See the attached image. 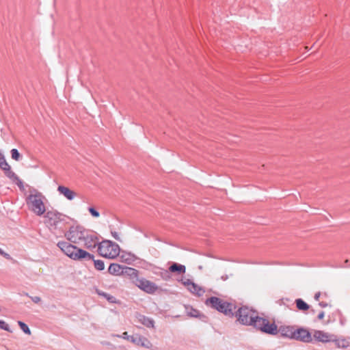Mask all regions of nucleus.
<instances>
[{
    "label": "nucleus",
    "instance_id": "nucleus-17",
    "mask_svg": "<svg viewBox=\"0 0 350 350\" xmlns=\"http://www.w3.org/2000/svg\"><path fill=\"white\" fill-rule=\"evenodd\" d=\"M169 271L172 273H176L178 274H183L186 272V267L183 265L174 262L169 267Z\"/></svg>",
    "mask_w": 350,
    "mask_h": 350
},
{
    "label": "nucleus",
    "instance_id": "nucleus-10",
    "mask_svg": "<svg viewBox=\"0 0 350 350\" xmlns=\"http://www.w3.org/2000/svg\"><path fill=\"white\" fill-rule=\"evenodd\" d=\"M294 340L304 342H310L312 340V336L306 329L301 327L296 329Z\"/></svg>",
    "mask_w": 350,
    "mask_h": 350
},
{
    "label": "nucleus",
    "instance_id": "nucleus-41",
    "mask_svg": "<svg viewBox=\"0 0 350 350\" xmlns=\"http://www.w3.org/2000/svg\"><path fill=\"white\" fill-rule=\"evenodd\" d=\"M345 263H346V264H348V260H345Z\"/></svg>",
    "mask_w": 350,
    "mask_h": 350
},
{
    "label": "nucleus",
    "instance_id": "nucleus-3",
    "mask_svg": "<svg viewBox=\"0 0 350 350\" xmlns=\"http://www.w3.org/2000/svg\"><path fill=\"white\" fill-rule=\"evenodd\" d=\"M98 252L104 258L113 259L120 254L119 245L109 240H104L98 245Z\"/></svg>",
    "mask_w": 350,
    "mask_h": 350
},
{
    "label": "nucleus",
    "instance_id": "nucleus-29",
    "mask_svg": "<svg viewBox=\"0 0 350 350\" xmlns=\"http://www.w3.org/2000/svg\"><path fill=\"white\" fill-rule=\"evenodd\" d=\"M99 295H103V297H105L109 301L111 302V303H113L115 302V299L116 298L112 296V295H110L106 293H99Z\"/></svg>",
    "mask_w": 350,
    "mask_h": 350
},
{
    "label": "nucleus",
    "instance_id": "nucleus-12",
    "mask_svg": "<svg viewBox=\"0 0 350 350\" xmlns=\"http://www.w3.org/2000/svg\"><path fill=\"white\" fill-rule=\"evenodd\" d=\"M313 338L319 342L326 343L333 340L334 335L321 330H315L313 333Z\"/></svg>",
    "mask_w": 350,
    "mask_h": 350
},
{
    "label": "nucleus",
    "instance_id": "nucleus-14",
    "mask_svg": "<svg viewBox=\"0 0 350 350\" xmlns=\"http://www.w3.org/2000/svg\"><path fill=\"white\" fill-rule=\"evenodd\" d=\"M296 329L293 326H284L280 327L279 332L282 336L294 340Z\"/></svg>",
    "mask_w": 350,
    "mask_h": 350
},
{
    "label": "nucleus",
    "instance_id": "nucleus-15",
    "mask_svg": "<svg viewBox=\"0 0 350 350\" xmlns=\"http://www.w3.org/2000/svg\"><path fill=\"white\" fill-rule=\"evenodd\" d=\"M261 331L262 332L275 335L278 333L277 325L274 323H270L268 320H265V325H263Z\"/></svg>",
    "mask_w": 350,
    "mask_h": 350
},
{
    "label": "nucleus",
    "instance_id": "nucleus-6",
    "mask_svg": "<svg viewBox=\"0 0 350 350\" xmlns=\"http://www.w3.org/2000/svg\"><path fill=\"white\" fill-rule=\"evenodd\" d=\"M237 316L241 323L250 325L256 317V313L247 307H243L239 310Z\"/></svg>",
    "mask_w": 350,
    "mask_h": 350
},
{
    "label": "nucleus",
    "instance_id": "nucleus-40",
    "mask_svg": "<svg viewBox=\"0 0 350 350\" xmlns=\"http://www.w3.org/2000/svg\"><path fill=\"white\" fill-rule=\"evenodd\" d=\"M104 345H109V342H105Z\"/></svg>",
    "mask_w": 350,
    "mask_h": 350
},
{
    "label": "nucleus",
    "instance_id": "nucleus-25",
    "mask_svg": "<svg viewBox=\"0 0 350 350\" xmlns=\"http://www.w3.org/2000/svg\"><path fill=\"white\" fill-rule=\"evenodd\" d=\"M0 167L4 171H10V167L3 157H0Z\"/></svg>",
    "mask_w": 350,
    "mask_h": 350
},
{
    "label": "nucleus",
    "instance_id": "nucleus-30",
    "mask_svg": "<svg viewBox=\"0 0 350 350\" xmlns=\"http://www.w3.org/2000/svg\"><path fill=\"white\" fill-rule=\"evenodd\" d=\"M88 211L90 213V214L94 217H98L100 216L99 213L92 207H90L88 208Z\"/></svg>",
    "mask_w": 350,
    "mask_h": 350
},
{
    "label": "nucleus",
    "instance_id": "nucleus-5",
    "mask_svg": "<svg viewBox=\"0 0 350 350\" xmlns=\"http://www.w3.org/2000/svg\"><path fill=\"white\" fill-rule=\"evenodd\" d=\"M87 230L81 226H72L65 234L66 239L74 243H81Z\"/></svg>",
    "mask_w": 350,
    "mask_h": 350
},
{
    "label": "nucleus",
    "instance_id": "nucleus-39",
    "mask_svg": "<svg viewBox=\"0 0 350 350\" xmlns=\"http://www.w3.org/2000/svg\"><path fill=\"white\" fill-rule=\"evenodd\" d=\"M221 279H222L223 280H226L228 279V275H223V276L221 277Z\"/></svg>",
    "mask_w": 350,
    "mask_h": 350
},
{
    "label": "nucleus",
    "instance_id": "nucleus-31",
    "mask_svg": "<svg viewBox=\"0 0 350 350\" xmlns=\"http://www.w3.org/2000/svg\"><path fill=\"white\" fill-rule=\"evenodd\" d=\"M0 328L5 331H10L8 325L3 321H0Z\"/></svg>",
    "mask_w": 350,
    "mask_h": 350
},
{
    "label": "nucleus",
    "instance_id": "nucleus-28",
    "mask_svg": "<svg viewBox=\"0 0 350 350\" xmlns=\"http://www.w3.org/2000/svg\"><path fill=\"white\" fill-rule=\"evenodd\" d=\"M11 155H12V158L16 161H18L20 157H21V154L20 153L18 152V151L14 148L11 150Z\"/></svg>",
    "mask_w": 350,
    "mask_h": 350
},
{
    "label": "nucleus",
    "instance_id": "nucleus-21",
    "mask_svg": "<svg viewBox=\"0 0 350 350\" xmlns=\"http://www.w3.org/2000/svg\"><path fill=\"white\" fill-rule=\"evenodd\" d=\"M295 302L297 308L300 311L305 312L310 308V306L300 298L295 299Z\"/></svg>",
    "mask_w": 350,
    "mask_h": 350
},
{
    "label": "nucleus",
    "instance_id": "nucleus-24",
    "mask_svg": "<svg viewBox=\"0 0 350 350\" xmlns=\"http://www.w3.org/2000/svg\"><path fill=\"white\" fill-rule=\"evenodd\" d=\"M94 265V267L98 270L102 271L105 268V264L104 262L101 260H94V257L93 258Z\"/></svg>",
    "mask_w": 350,
    "mask_h": 350
},
{
    "label": "nucleus",
    "instance_id": "nucleus-38",
    "mask_svg": "<svg viewBox=\"0 0 350 350\" xmlns=\"http://www.w3.org/2000/svg\"><path fill=\"white\" fill-rule=\"evenodd\" d=\"M112 235H113V237L116 239L119 240V238H118V233H117V232H113V233H112Z\"/></svg>",
    "mask_w": 350,
    "mask_h": 350
},
{
    "label": "nucleus",
    "instance_id": "nucleus-34",
    "mask_svg": "<svg viewBox=\"0 0 350 350\" xmlns=\"http://www.w3.org/2000/svg\"><path fill=\"white\" fill-rule=\"evenodd\" d=\"M0 254L5 257L6 258L9 259L10 258V255L5 252H4L1 248H0Z\"/></svg>",
    "mask_w": 350,
    "mask_h": 350
},
{
    "label": "nucleus",
    "instance_id": "nucleus-16",
    "mask_svg": "<svg viewBox=\"0 0 350 350\" xmlns=\"http://www.w3.org/2000/svg\"><path fill=\"white\" fill-rule=\"evenodd\" d=\"M133 344L138 346H142L147 349H150L152 347V343L150 342V341L146 338L141 336L139 335H136L135 342H133Z\"/></svg>",
    "mask_w": 350,
    "mask_h": 350
},
{
    "label": "nucleus",
    "instance_id": "nucleus-37",
    "mask_svg": "<svg viewBox=\"0 0 350 350\" xmlns=\"http://www.w3.org/2000/svg\"><path fill=\"white\" fill-rule=\"evenodd\" d=\"M319 306L322 308H325L327 307L328 305L327 303H325V302H320L319 303Z\"/></svg>",
    "mask_w": 350,
    "mask_h": 350
},
{
    "label": "nucleus",
    "instance_id": "nucleus-18",
    "mask_svg": "<svg viewBox=\"0 0 350 350\" xmlns=\"http://www.w3.org/2000/svg\"><path fill=\"white\" fill-rule=\"evenodd\" d=\"M334 342L336 347L339 349H346L349 346V342L345 338H336L334 335L333 340L331 341Z\"/></svg>",
    "mask_w": 350,
    "mask_h": 350
},
{
    "label": "nucleus",
    "instance_id": "nucleus-20",
    "mask_svg": "<svg viewBox=\"0 0 350 350\" xmlns=\"http://www.w3.org/2000/svg\"><path fill=\"white\" fill-rule=\"evenodd\" d=\"M265 319L259 317L256 315L250 325H253L254 327L261 331L263 325H265Z\"/></svg>",
    "mask_w": 350,
    "mask_h": 350
},
{
    "label": "nucleus",
    "instance_id": "nucleus-4",
    "mask_svg": "<svg viewBox=\"0 0 350 350\" xmlns=\"http://www.w3.org/2000/svg\"><path fill=\"white\" fill-rule=\"evenodd\" d=\"M206 304L226 315H233L232 310L234 308V306L221 299L220 298L212 297L206 301Z\"/></svg>",
    "mask_w": 350,
    "mask_h": 350
},
{
    "label": "nucleus",
    "instance_id": "nucleus-11",
    "mask_svg": "<svg viewBox=\"0 0 350 350\" xmlns=\"http://www.w3.org/2000/svg\"><path fill=\"white\" fill-rule=\"evenodd\" d=\"M83 245L88 250H92L96 247L98 244L97 237L87 232L84 239L82 240Z\"/></svg>",
    "mask_w": 350,
    "mask_h": 350
},
{
    "label": "nucleus",
    "instance_id": "nucleus-27",
    "mask_svg": "<svg viewBox=\"0 0 350 350\" xmlns=\"http://www.w3.org/2000/svg\"><path fill=\"white\" fill-rule=\"evenodd\" d=\"M18 325L20 326L21 329L27 334L30 335L31 334V330L29 329V327L23 322L18 321Z\"/></svg>",
    "mask_w": 350,
    "mask_h": 350
},
{
    "label": "nucleus",
    "instance_id": "nucleus-36",
    "mask_svg": "<svg viewBox=\"0 0 350 350\" xmlns=\"http://www.w3.org/2000/svg\"><path fill=\"white\" fill-rule=\"evenodd\" d=\"M320 296H321V293H320V292L317 293L314 295V299H315L316 301H319Z\"/></svg>",
    "mask_w": 350,
    "mask_h": 350
},
{
    "label": "nucleus",
    "instance_id": "nucleus-7",
    "mask_svg": "<svg viewBox=\"0 0 350 350\" xmlns=\"http://www.w3.org/2000/svg\"><path fill=\"white\" fill-rule=\"evenodd\" d=\"M45 223L50 227L56 228L63 220V215L55 211H49L44 215Z\"/></svg>",
    "mask_w": 350,
    "mask_h": 350
},
{
    "label": "nucleus",
    "instance_id": "nucleus-26",
    "mask_svg": "<svg viewBox=\"0 0 350 350\" xmlns=\"http://www.w3.org/2000/svg\"><path fill=\"white\" fill-rule=\"evenodd\" d=\"M186 310H187V314L189 317H197L199 316L200 312H199L198 310H197L196 309H193L192 308L187 307Z\"/></svg>",
    "mask_w": 350,
    "mask_h": 350
},
{
    "label": "nucleus",
    "instance_id": "nucleus-9",
    "mask_svg": "<svg viewBox=\"0 0 350 350\" xmlns=\"http://www.w3.org/2000/svg\"><path fill=\"white\" fill-rule=\"evenodd\" d=\"M136 285L148 293H154L158 288L154 282L144 278L137 279L136 280Z\"/></svg>",
    "mask_w": 350,
    "mask_h": 350
},
{
    "label": "nucleus",
    "instance_id": "nucleus-32",
    "mask_svg": "<svg viewBox=\"0 0 350 350\" xmlns=\"http://www.w3.org/2000/svg\"><path fill=\"white\" fill-rule=\"evenodd\" d=\"M29 297L36 304H38L39 302L41 301V298L38 296H34V297L29 296Z\"/></svg>",
    "mask_w": 350,
    "mask_h": 350
},
{
    "label": "nucleus",
    "instance_id": "nucleus-1",
    "mask_svg": "<svg viewBox=\"0 0 350 350\" xmlns=\"http://www.w3.org/2000/svg\"><path fill=\"white\" fill-rule=\"evenodd\" d=\"M57 247L68 257L74 260H93L94 255L66 241L57 243Z\"/></svg>",
    "mask_w": 350,
    "mask_h": 350
},
{
    "label": "nucleus",
    "instance_id": "nucleus-23",
    "mask_svg": "<svg viewBox=\"0 0 350 350\" xmlns=\"http://www.w3.org/2000/svg\"><path fill=\"white\" fill-rule=\"evenodd\" d=\"M111 336L112 337H116V338H123L124 340H129V341L131 342L132 343L135 342V336H129L127 332H123L122 334H121V335H120V334H111Z\"/></svg>",
    "mask_w": 350,
    "mask_h": 350
},
{
    "label": "nucleus",
    "instance_id": "nucleus-19",
    "mask_svg": "<svg viewBox=\"0 0 350 350\" xmlns=\"http://www.w3.org/2000/svg\"><path fill=\"white\" fill-rule=\"evenodd\" d=\"M108 271L110 274L118 275L122 273V267L116 263H112L108 268Z\"/></svg>",
    "mask_w": 350,
    "mask_h": 350
},
{
    "label": "nucleus",
    "instance_id": "nucleus-13",
    "mask_svg": "<svg viewBox=\"0 0 350 350\" xmlns=\"http://www.w3.org/2000/svg\"><path fill=\"white\" fill-rule=\"evenodd\" d=\"M57 191L68 200H72L77 196V193L70 189L68 187L60 185L57 187Z\"/></svg>",
    "mask_w": 350,
    "mask_h": 350
},
{
    "label": "nucleus",
    "instance_id": "nucleus-2",
    "mask_svg": "<svg viewBox=\"0 0 350 350\" xmlns=\"http://www.w3.org/2000/svg\"><path fill=\"white\" fill-rule=\"evenodd\" d=\"M46 198L42 193L33 189L30 191L29 195L27 197V205L30 211L36 215L41 216L46 212L44 204Z\"/></svg>",
    "mask_w": 350,
    "mask_h": 350
},
{
    "label": "nucleus",
    "instance_id": "nucleus-33",
    "mask_svg": "<svg viewBox=\"0 0 350 350\" xmlns=\"http://www.w3.org/2000/svg\"><path fill=\"white\" fill-rule=\"evenodd\" d=\"M161 277H162L164 280H168V279H170V276L169 273H168L167 271H165V272H164L163 273H162V274H161Z\"/></svg>",
    "mask_w": 350,
    "mask_h": 350
},
{
    "label": "nucleus",
    "instance_id": "nucleus-8",
    "mask_svg": "<svg viewBox=\"0 0 350 350\" xmlns=\"http://www.w3.org/2000/svg\"><path fill=\"white\" fill-rule=\"evenodd\" d=\"M178 282H180L191 293L196 296H202L205 293V291L202 287L194 283L189 279H181L179 280Z\"/></svg>",
    "mask_w": 350,
    "mask_h": 350
},
{
    "label": "nucleus",
    "instance_id": "nucleus-22",
    "mask_svg": "<svg viewBox=\"0 0 350 350\" xmlns=\"http://www.w3.org/2000/svg\"><path fill=\"white\" fill-rule=\"evenodd\" d=\"M139 321L147 327H154V322L153 319L141 315L139 317Z\"/></svg>",
    "mask_w": 350,
    "mask_h": 350
},
{
    "label": "nucleus",
    "instance_id": "nucleus-35",
    "mask_svg": "<svg viewBox=\"0 0 350 350\" xmlns=\"http://www.w3.org/2000/svg\"><path fill=\"white\" fill-rule=\"evenodd\" d=\"M325 317V312L323 311H321L319 314H318V319L319 320H322Z\"/></svg>",
    "mask_w": 350,
    "mask_h": 350
}]
</instances>
